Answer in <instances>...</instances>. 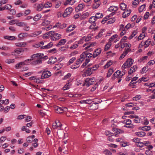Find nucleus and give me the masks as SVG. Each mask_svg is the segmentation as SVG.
<instances>
[{
	"label": "nucleus",
	"instance_id": "obj_1",
	"mask_svg": "<svg viewBox=\"0 0 155 155\" xmlns=\"http://www.w3.org/2000/svg\"><path fill=\"white\" fill-rule=\"evenodd\" d=\"M48 37H51L52 39L54 41L57 40L61 38V35L58 33H56L54 31H51L48 32L43 35V37L46 38H48Z\"/></svg>",
	"mask_w": 155,
	"mask_h": 155
},
{
	"label": "nucleus",
	"instance_id": "obj_2",
	"mask_svg": "<svg viewBox=\"0 0 155 155\" xmlns=\"http://www.w3.org/2000/svg\"><path fill=\"white\" fill-rule=\"evenodd\" d=\"M51 72L48 71L44 70L43 71L42 74L41 76V78L44 79L48 78L51 76Z\"/></svg>",
	"mask_w": 155,
	"mask_h": 155
},
{
	"label": "nucleus",
	"instance_id": "obj_3",
	"mask_svg": "<svg viewBox=\"0 0 155 155\" xmlns=\"http://www.w3.org/2000/svg\"><path fill=\"white\" fill-rule=\"evenodd\" d=\"M95 81V80L94 78H87L85 80L86 85L89 87V86L93 84Z\"/></svg>",
	"mask_w": 155,
	"mask_h": 155
},
{
	"label": "nucleus",
	"instance_id": "obj_4",
	"mask_svg": "<svg viewBox=\"0 0 155 155\" xmlns=\"http://www.w3.org/2000/svg\"><path fill=\"white\" fill-rule=\"evenodd\" d=\"M62 126V124L59 120L55 121V122L53 123L52 128L53 129H61L60 128Z\"/></svg>",
	"mask_w": 155,
	"mask_h": 155
},
{
	"label": "nucleus",
	"instance_id": "obj_5",
	"mask_svg": "<svg viewBox=\"0 0 155 155\" xmlns=\"http://www.w3.org/2000/svg\"><path fill=\"white\" fill-rule=\"evenodd\" d=\"M72 10L73 9L72 8L69 7L67 8L63 15V16L64 17H67L68 15L70 14Z\"/></svg>",
	"mask_w": 155,
	"mask_h": 155
},
{
	"label": "nucleus",
	"instance_id": "obj_6",
	"mask_svg": "<svg viewBox=\"0 0 155 155\" xmlns=\"http://www.w3.org/2000/svg\"><path fill=\"white\" fill-rule=\"evenodd\" d=\"M124 122L126 124L124 125V127L128 128H133L134 127V125L131 124V121L129 119L124 120Z\"/></svg>",
	"mask_w": 155,
	"mask_h": 155
},
{
	"label": "nucleus",
	"instance_id": "obj_7",
	"mask_svg": "<svg viewBox=\"0 0 155 155\" xmlns=\"http://www.w3.org/2000/svg\"><path fill=\"white\" fill-rule=\"evenodd\" d=\"M125 51L123 52L120 57V59H121L123 58L128 53V52L131 51V49L129 48H125Z\"/></svg>",
	"mask_w": 155,
	"mask_h": 155
},
{
	"label": "nucleus",
	"instance_id": "obj_8",
	"mask_svg": "<svg viewBox=\"0 0 155 155\" xmlns=\"http://www.w3.org/2000/svg\"><path fill=\"white\" fill-rule=\"evenodd\" d=\"M21 53H22L21 48H18L15 49L13 52H12V54L15 55L17 54H19Z\"/></svg>",
	"mask_w": 155,
	"mask_h": 155
},
{
	"label": "nucleus",
	"instance_id": "obj_9",
	"mask_svg": "<svg viewBox=\"0 0 155 155\" xmlns=\"http://www.w3.org/2000/svg\"><path fill=\"white\" fill-rule=\"evenodd\" d=\"M41 56V53H37L36 54H34L32 55L31 56V58L30 59H28L29 61H32L34 59L37 58H39V57Z\"/></svg>",
	"mask_w": 155,
	"mask_h": 155
},
{
	"label": "nucleus",
	"instance_id": "obj_10",
	"mask_svg": "<svg viewBox=\"0 0 155 155\" xmlns=\"http://www.w3.org/2000/svg\"><path fill=\"white\" fill-rule=\"evenodd\" d=\"M27 43L25 42H17L15 43V45L17 47H24L26 46Z\"/></svg>",
	"mask_w": 155,
	"mask_h": 155
},
{
	"label": "nucleus",
	"instance_id": "obj_11",
	"mask_svg": "<svg viewBox=\"0 0 155 155\" xmlns=\"http://www.w3.org/2000/svg\"><path fill=\"white\" fill-rule=\"evenodd\" d=\"M42 60L41 58H38L37 60L33 61L31 63V64L33 65H35L41 64Z\"/></svg>",
	"mask_w": 155,
	"mask_h": 155
},
{
	"label": "nucleus",
	"instance_id": "obj_12",
	"mask_svg": "<svg viewBox=\"0 0 155 155\" xmlns=\"http://www.w3.org/2000/svg\"><path fill=\"white\" fill-rule=\"evenodd\" d=\"M101 48H98L96 49L94 52L93 54V58H95L101 53Z\"/></svg>",
	"mask_w": 155,
	"mask_h": 155
},
{
	"label": "nucleus",
	"instance_id": "obj_13",
	"mask_svg": "<svg viewBox=\"0 0 155 155\" xmlns=\"http://www.w3.org/2000/svg\"><path fill=\"white\" fill-rule=\"evenodd\" d=\"M137 68V67L136 66H134L131 67L128 71V76H130V75L133 73L135 71Z\"/></svg>",
	"mask_w": 155,
	"mask_h": 155
},
{
	"label": "nucleus",
	"instance_id": "obj_14",
	"mask_svg": "<svg viewBox=\"0 0 155 155\" xmlns=\"http://www.w3.org/2000/svg\"><path fill=\"white\" fill-rule=\"evenodd\" d=\"M92 68H88L87 69L86 71L85 72L86 74H87V76H90L92 74L93 72Z\"/></svg>",
	"mask_w": 155,
	"mask_h": 155
},
{
	"label": "nucleus",
	"instance_id": "obj_15",
	"mask_svg": "<svg viewBox=\"0 0 155 155\" xmlns=\"http://www.w3.org/2000/svg\"><path fill=\"white\" fill-rule=\"evenodd\" d=\"M54 109L56 113H62V108L55 106L54 107Z\"/></svg>",
	"mask_w": 155,
	"mask_h": 155
},
{
	"label": "nucleus",
	"instance_id": "obj_16",
	"mask_svg": "<svg viewBox=\"0 0 155 155\" xmlns=\"http://www.w3.org/2000/svg\"><path fill=\"white\" fill-rule=\"evenodd\" d=\"M131 12L130 9H127L126 12H124L123 14V17L125 18L130 15Z\"/></svg>",
	"mask_w": 155,
	"mask_h": 155
},
{
	"label": "nucleus",
	"instance_id": "obj_17",
	"mask_svg": "<svg viewBox=\"0 0 155 155\" xmlns=\"http://www.w3.org/2000/svg\"><path fill=\"white\" fill-rule=\"evenodd\" d=\"M98 103H95L92 104L89 107L90 109L91 110H95L97 109L98 108V106L97 104Z\"/></svg>",
	"mask_w": 155,
	"mask_h": 155
},
{
	"label": "nucleus",
	"instance_id": "obj_18",
	"mask_svg": "<svg viewBox=\"0 0 155 155\" xmlns=\"http://www.w3.org/2000/svg\"><path fill=\"white\" fill-rule=\"evenodd\" d=\"M84 7V6L82 4H79L78 6L75 8V10L78 12L81 10Z\"/></svg>",
	"mask_w": 155,
	"mask_h": 155
},
{
	"label": "nucleus",
	"instance_id": "obj_19",
	"mask_svg": "<svg viewBox=\"0 0 155 155\" xmlns=\"http://www.w3.org/2000/svg\"><path fill=\"white\" fill-rule=\"evenodd\" d=\"M28 35L26 33H21L19 34L18 35V37L21 39L23 38H26L28 37Z\"/></svg>",
	"mask_w": 155,
	"mask_h": 155
},
{
	"label": "nucleus",
	"instance_id": "obj_20",
	"mask_svg": "<svg viewBox=\"0 0 155 155\" xmlns=\"http://www.w3.org/2000/svg\"><path fill=\"white\" fill-rule=\"evenodd\" d=\"M53 45V43L52 42H51L48 43V45L41 47V49H48L51 47Z\"/></svg>",
	"mask_w": 155,
	"mask_h": 155
},
{
	"label": "nucleus",
	"instance_id": "obj_21",
	"mask_svg": "<svg viewBox=\"0 0 155 155\" xmlns=\"http://www.w3.org/2000/svg\"><path fill=\"white\" fill-rule=\"evenodd\" d=\"M56 61V58L54 57H52L51 58H50L48 61V64H52L54 63Z\"/></svg>",
	"mask_w": 155,
	"mask_h": 155
},
{
	"label": "nucleus",
	"instance_id": "obj_22",
	"mask_svg": "<svg viewBox=\"0 0 155 155\" xmlns=\"http://www.w3.org/2000/svg\"><path fill=\"white\" fill-rule=\"evenodd\" d=\"M126 62H127V65L128 66V67H130L133 64L134 60L130 58L127 60Z\"/></svg>",
	"mask_w": 155,
	"mask_h": 155
},
{
	"label": "nucleus",
	"instance_id": "obj_23",
	"mask_svg": "<svg viewBox=\"0 0 155 155\" xmlns=\"http://www.w3.org/2000/svg\"><path fill=\"white\" fill-rule=\"evenodd\" d=\"M118 9V7L116 6H112L110 7L108 9V11L111 12L113 11L116 12Z\"/></svg>",
	"mask_w": 155,
	"mask_h": 155
},
{
	"label": "nucleus",
	"instance_id": "obj_24",
	"mask_svg": "<svg viewBox=\"0 0 155 155\" xmlns=\"http://www.w3.org/2000/svg\"><path fill=\"white\" fill-rule=\"evenodd\" d=\"M44 45V43L43 41H41L38 44H35L33 45V46L35 48H39L41 47H41H43V45Z\"/></svg>",
	"mask_w": 155,
	"mask_h": 155
},
{
	"label": "nucleus",
	"instance_id": "obj_25",
	"mask_svg": "<svg viewBox=\"0 0 155 155\" xmlns=\"http://www.w3.org/2000/svg\"><path fill=\"white\" fill-rule=\"evenodd\" d=\"M43 5V3L38 4L36 8L37 10L38 11H41L44 8Z\"/></svg>",
	"mask_w": 155,
	"mask_h": 155
},
{
	"label": "nucleus",
	"instance_id": "obj_26",
	"mask_svg": "<svg viewBox=\"0 0 155 155\" xmlns=\"http://www.w3.org/2000/svg\"><path fill=\"white\" fill-rule=\"evenodd\" d=\"M66 42L65 39H62L60 40L58 43L57 45V46L59 47L60 46L63 45Z\"/></svg>",
	"mask_w": 155,
	"mask_h": 155
},
{
	"label": "nucleus",
	"instance_id": "obj_27",
	"mask_svg": "<svg viewBox=\"0 0 155 155\" xmlns=\"http://www.w3.org/2000/svg\"><path fill=\"white\" fill-rule=\"evenodd\" d=\"M92 56H93V54L90 53H89L87 52H86V54H85V56L86 58V59H88L89 61L90 60V58H91Z\"/></svg>",
	"mask_w": 155,
	"mask_h": 155
},
{
	"label": "nucleus",
	"instance_id": "obj_28",
	"mask_svg": "<svg viewBox=\"0 0 155 155\" xmlns=\"http://www.w3.org/2000/svg\"><path fill=\"white\" fill-rule=\"evenodd\" d=\"M135 134L138 136L142 137L145 136V135L146 133L144 132L141 131L136 132L135 133Z\"/></svg>",
	"mask_w": 155,
	"mask_h": 155
},
{
	"label": "nucleus",
	"instance_id": "obj_29",
	"mask_svg": "<svg viewBox=\"0 0 155 155\" xmlns=\"http://www.w3.org/2000/svg\"><path fill=\"white\" fill-rule=\"evenodd\" d=\"M75 28V26L74 25H71L69 26L68 28L67 31L68 32H69L73 30Z\"/></svg>",
	"mask_w": 155,
	"mask_h": 155
},
{
	"label": "nucleus",
	"instance_id": "obj_30",
	"mask_svg": "<svg viewBox=\"0 0 155 155\" xmlns=\"http://www.w3.org/2000/svg\"><path fill=\"white\" fill-rule=\"evenodd\" d=\"M104 31V29L101 30L100 32L99 33L98 35L96 36V38H101L103 35V33Z\"/></svg>",
	"mask_w": 155,
	"mask_h": 155
},
{
	"label": "nucleus",
	"instance_id": "obj_31",
	"mask_svg": "<svg viewBox=\"0 0 155 155\" xmlns=\"http://www.w3.org/2000/svg\"><path fill=\"white\" fill-rule=\"evenodd\" d=\"M41 17V14H38L36 15L33 18V20L36 21H38Z\"/></svg>",
	"mask_w": 155,
	"mask_h": 155
},
{
	"label": "nucleus",
	"instance_id": "obj_32",
	"mask_svg": "<svg viewBox=\"0 0 155 155\" xmlns=\"http://www.w3.org/2000/svg\"><path fill=\"white\" fill-rule=\"evenodd\" d=\"M97 20L95 16H92L89 19V21L90 23H94Z\"/></svg>",
	"mask_w": 155,
	"mask_h": 155
},
{
	"label": "nucleus",
	"instance_id": "obj_33",
	"mask_svg": "<svg viewBox=\"0 0 155 155\" xmlns=\"http://www.w3.org/2000/svg\"><path fill=\"white\" fill-rule=\"evenodd\" d=\"M52 28V26L51 25H48L43 27L42 28L43 30L48 31Z\"/></svg>",
	"mask_w": 155,
	"mask_h": 155
},
{
	"label": "nucleus",
	"instance_id": "obj_34",
	"mask_svg": "<svg viewBox=\"0 0 155 155\" xmlns=\"http://www.w3.org/2000/svg\"><path fill=\"white\" fill-rule=\"evenodd\" d=\"M151 129V127L150 126H145L142 127L141 130L145 131H147L150 130Z\"/></svg>",
	"mask_w": 155,
	"mask_h": 155
},
{
	"label": "nucleus",
	"instance_id": "obj_35",
	"mask_svg": "<svg viewBox=\"0 0 155 155\" xmlns=\"http://www.w3.org/2000/svg\"><path fill=\"white\" fill-rule=\"evenodd\" d=\"M120 8L121 10H124L126 8L127 5L124 3H122L120 5Z\"/></svg>",
	"mask_w": 155,
	"mask_h": 155
},
{
	"label": "nucleus",
	"instance_id": "obj_36",
	"mask_svg": "<svg viewBox=\"0 0 155 155\" xmlns=\"http://www.w3.org/2000/svg\"><path fill=\"white\" fill-rule=\"evenodd\" d=\"M43 5L44 7L45 8H50L52 6V4L51 3L47 2L45 4L44 3Z\"/></svg>",
	"mask_w": 155,
	"mask_h": 155
},
{
	"label": "nucleus",
	"instance_id": "obj_37",
	"mask_svg": "<svg viewBox=\"0 0 155 155\" xmlns=\"http://www.w3.org/2000/svg\"><path fill=\"white\" fill-rule=\"evenodd\" d=\"M103 17V15L102 14L99 12L96 13L95 16L97 19L102 18Z\"/></svg>",
	"mask_w": 155,
	"mask_h": 155
},
{
	"label": "nucleus",
	"instance_id": "obj_38",
	"mask_svg": "<svg viewBox=\"0 0 155 155\" xmlns=\"http://www.w3.org/2000/svg\"><path fill=\"white\" fill-rule=\"evenodd\" d=\"M141 119L138 117V116L135 117V118L134 119V121L136 123H139L141 121Z\"/></svg>",
	"mask_w": 155,
	"mask_h": 155
},
{
	"label": "nucleus",
	"instance_id": "obj_39",
	"mask_svg": "<svg viewBox=\"0 0 155 155\" xmlns=\"http://www.w3.org/2000/svg\"><path fill=\"white\" fill-rule=\"evenodd\" d=\"M113 62L111 61H110L107 63L106 65L104 66V68H107L110 67L113 63Z\"/></svg>",
	"mask_w": 155,
	"mask_h": 155
},
{
	"label": "nucleus",
	"instance_id": "obj_40",
	"mask_svg": "<svg viewBox=\"0 0 155 155\" xmlns=\"http://www.w3.org/2000/svg\"><path fill=\"white\" fill-rule=\"evenodd\" d=\"M25 23L24 22H18V20H17V22L16 23V25L21 27H23L25 25Z\"/></svg>",
	"mask_w": 155,
	"mask_h": 155
},
{
	"label": "nucleus",
	"instance_id": "obj_41",
	"mask_svg": "<svg viewBox=\"0 0 155 155\" xmlns=\"http://www.w3.org/2000/svg\"><path fill=\"white\" fill-rule=\"evenodd\" d=\"M103 153L106 155H111L112 154V153L107 149L104 150L103 151Z\"/></svg>",
	"mask_w": 155,
	"mask_h": 155
},
{
	"label": "nucleus",
	"instance_id": "obj_42",
	"mask_svg": "<svg viewBox=\"0 0 155 155\" xmlns=\"http://www.w3.org/2000/svg\"><path fill=\"white\" fill-rule=\"evenodd\" d=\"M114 72V71L113 69H110L108 71L107 75V78H109L110 76L113 72Z\"/></svg>",
	"mask_w": 155,
	"mask_h": 155
},
{
	"label": "nucleus",
	"instance_id": "obj_43",
	"mask_svg": "<svg viewBox=\"0 0 155 155\" xmlns=\"http://www.w3.org/2000/svg\"><path fill=\"white\" fill-rule=\"evenodd\" d=\"M5 38L9 40H13L15 38V37L13 36H6L4 37Z\"/></svg>",
	"mask_w": 155,
	"mask_h": 155
},
{
	"label": "nucleus",
	"instance_id": "obj_44",
	"mask_svg": "<svg viewBox=\"0 0 155 155\" xmlns=\"http://www.w3.org/2000/svg\"><path fill=\"white\" fill-rule=\"evenodd\" d=\"M151 42V40L150 39H148L145 42V48L147 47L150 45V43Z\"/></svg>",
	"mask_w": 155,
	"mask_h": 155
},
{
	"label": "nucleus",
	"instance_id": "obj_45",
	"mask_svg": "<svg viewBox=\"0 0 155 155\" xmlns=\"http://www.w3.org/2000/svg\"><path fill=\"white\" fill-rule=\"evenodd\" d=\"M15 61V60L14 59H7L5 62L6 63L8 64H10L11 63H14Z\"/></svg>",
	"mask_w": 155,
	"mask_h": 155
},
{
	"label": "nucleus",
	"instance_id": "obj_46",
	"mask_svg": "<svg viewBox=\"0 0 155 155\" xmlns=\"http://www.w3.org/2000/svg\"><path fill=\"white\" fill-rule=\"evenodd\" d=\"M146 35L142 33L138 37V40L139 41L143 39Z\"/></svg>",
	"mask_w": 155,
	"mask_h": 155
},
{
	"label": "nucleus",
	"instance_id": "obj_47",
	"mask_svg": "<svg viewBox=\"0 0 155 155\" xmlns=\"http://www.w3.org/2000/svg\"><path fill=\"white\" fill-rule=\"evenodd\" d=\"M71 85V84L68 83L66 84L63 87V89L64 90H66L70 88V86Z\"/></svg>",
	"mask_w": 155,
	"mask_h": 155
},
{
	"label": "nucleus",
	"instance_id": "obj_48",
	"mask_svg": "<svg viewBox=\"0 0 155 155\" xmlns=\"http://www.w3.org/2000/svg\"><path fill=\"white\" fill-rule=\"evenodd\" d=\"M118 36V35L117 34H115L113 35L111 38H110L109 39V42H112L114 40V39L115 38H117Z\"/></svg>",
	"mask_w": 155,
	"mask_h": 155
},
{
	"label": "nucleus",
	"instance_id": "obj_49",
	"mask_svg": "<svg viewBox=\"0 0 155 155\" xmlns=\"http://www.w3.org/2000/svg\"><path fill=\"white\" fill-rule=\"evenodd\" d=\"M148 58V57L147 56H144V57H142V58H140L138 60V61L139 62H141L144 60H146Z\"/></svg>",
	"mask_w": 155,
	"mask_h": 155
},
{
	"label": "nucleus",
	"instance_id": "obj_50",
	"mask_svg": "<svg viewBox=\"0 0 155 155\" xmlns=\"http://www.w3.org/2000/svg\"><path fill=\"white\" fill-rule=\"evenodd\" d=\"M23 29L25 31H28L30 30V27L29 26H27L26 23L25 24V26L23 27Z\"/></svg>",
	"mask_w": 155,
	"mask_h": 155
},
{
	"label": "nucleus",
	"instance_id": "obj_51",
	"mask_svg": "<svg viewBox=\"0 0 155 155\" xmlns=\"http://www.w3.org/2000/svg\"><path fill=\"white\" fill-rule=\"evenodd\" d=\"M137 32L136 31H134L133 32L131 35L129 37V39H131L133 37H134L137 34Z\"/></svg>",
	"mask_w": 155,
	"mask_h": 155
},
{
	"label": "nucleus",
	"instance_id": "obj_52",
	"mask_svg": "<svg viewBox=\"0 0 155 155\" xmlns=\"http://www.w3.org/2000/svg\"><path fill=\"white\" fill-rule=\"evenodd\" d=\"M83 38H85L84 40L85 41H90L92 38V37L91 35H88L87 37H84Z\"/></svg>",
	"mask_w": 155,
	"mask_h": 155
},
{
	"label": "nucleus",
	"instance_id": "obj_53",
	"mask_svg": "<svg viewBox=\"0 0 155 155\" xmlns=\"http://www.w3.org/2000/svg\"><path fill=\"white\" fill-rule=\"evenodd\" d=\"M145 7V5H143L140 6L139 8V11L140 12H141Z\"/></svg>",
	"mask_w": 155,
	"mask_h": 155
},
{
	"label": "nucleus",
	"instance_id": "obj_54",
	"mask_svg": "<svg viewBox=\"0 0 155 155\" xmlns=\"http://www.w3.org/2000/svg\"><path fill=\"white\" fill-rule=\"evenodd\" d=\"M12 8V6L10 4H7L4 6L5 9L9 10Z\"/></svg>",
	"mask_w": 155,
	"mask_h": 155
},
{
	"label": "nucleus",
	"instance_id": "obj_55",
	"mask_svg": "<svg viewBox=\"0 0 155 155\" xmlns=\"http://www.w3.org/2000/svg\"><path fill=\"white\" fill-rule=\"evenodd\" d=\"M50 21H48V20H45L44 22H43L42 23V25L43 26H47L50 23Z\"/></svg>",
	"mask_w": 155,
	"mask_h": 155
},
{
	"label": "nucleus",
	"instance_id": "obj_56",
	"mask_svg": "<svg viewBox=\"0 0 155 155\" xmlns=\"http://www.w3.org/2000/svg\"><path fill=\"white\" fill-rule=\"evenodd\" d=\"M141 98V96L140 95H137L135 96V97L133 98V100L134 101H138Z\"/></svg>",
	"mask_w": 155,
	"mask_h": 155
},
{
	"label": "nucleus",
	"instance_id": "obj_57",
	"mask_svg": "<svg viewBox=\"0 0 155 155\" xmlns=\"http://www.w3.org/2000/svg\"><path fill=\"white\" fill-rule=\"evenodd\" d=\"M17 22V20H13L10 21H9V24L11 25H13L15 24H16Z\"/></svg>",
	"mask_w": 155,
	"mask_h": 155
},
{
	"label": "nucleus",
	"instance_id": "obj_58",
	"mask_svg": "<svg viewBox=\"0 0 155 155\" xmlns=\"http://www.w3.org/2000/svg\"><path fill=\"white\" fill-rule=\"evenodd\" d=\"M142 71L141 72L142 73H144L145 72H147L148 70V67H144L142 68Z\"/></svg>",
	"mask_w": 155,
	"mask_h": 155
},
{
	"label": "nucleus",
	"instance_id": "obj_59",
	"mask_svg": "<svg viewBox=\"0 0 155 155\" xmlns=\"http://www.w3.org/2000/svg\"><path fill=\"white\" fill-rule=\"evenodd\" d=\"M89 60L88 59H86V60L85 62L83 63V64L81 66V68H84L86 65L87 64V63L89 62Z\"/></svg>",
	"mask_w": 155,
	"mask_h": 155
},
{
	"label": "nucleus",
	"instance_id": "obj_60",
	"mask_svg": "<svg viewBox=\"0 0 155 155\" xmlns=\"http://www.w3.org/2000/svg\"><path fill=\"white\" fill-rule=\"evenodd\" d=\"M109 16H106L101 21V22L103 24H104L105 23V22L107 21L109 18Z\"/></svg>",
	"mask_w": 155,
	"mask_h": 155
},
{
	"label": "nucleus",
	"instance_id": "obj_61",
	"mask_svg": "<svg viewBox=\"0 0 155 155\" xmlns=\"http://www.w3.org/2000/svg\"><path fill=\"white\" fill-rule=\"evenodd\" d=\"M118 72V71H116L115 73H114V74L112 76V79L113 80H114L116 78V77L118 78V74L117 73Z\"/></svg>",
	"mask_w": 155,
	"mask_h": 155
},
{
	"label": "nucleus",
	"instance_id": "obj_62",
	"mask_svg": "<svg viewBox=\"0 0 155 155\" xmlns=\"http://www.w3.org/2000/svg\"><path fill=\"white\" fill-rule=\"evenodd\" d=\"M111 45L109 43L107 44L105 47L104 50L105 51L108 50L110 48Z\"/></svg>",
	"mask_w": 155,
	"mask_h": 155
},
{
	"label": "nucleus",
	"instance_id": "obj_63",
	"mask_svg": "<svg viewBox=\"0 0 155 155\" xmlns=\"http://www.w3.org/2000/svg\"><path fill=\"white\" fill-rule=\"evenodd\" d=\"M145 154L147 155H152L153 154V153L149 149L146 151Z\"/></svg>",
	"mask_w": 155,
	"mask_h": 155
},
{
	"label": "nucleus",
	"instance_id": "obj_64",
	"mask_svg": "<svg viewBox=\"0 0 155 155\" xmlns=\"http://www.w3.org/2000/svg\"><path fill=\"white\" fill-rule=\"evenodd\" d=\"M115 21V19L114 18H113L112 19H110L109 21L107 22L108 24H111L113 23Z\"/></svg>",
	"mask_w": 155,
	"mask_h": 155
}]
</instances>
